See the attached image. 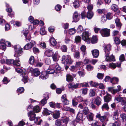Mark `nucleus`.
<instances>
[{
  "instance_id": "50",
  "label": "nucleus",
  "mask_w": 126,
  "mask_h": 126,
  "mask_svg": "<svg viewBox=\"0 0 126 126\" xmlns=\"http://www.w3.org/2000/svg\"><path fill=\"white\" fill-rule=\"evenodd\" d=\"M120 102L122 105H124L126 103V98L125 97H122Z\"/></svg>"
},
{
  "instance_id": "19",
  "label": "nucleus",
  "mask_w": 126,
  "mask_h": 126,
  "mask_svg": "<svg viewBox=\"0 0 126 126\" xmlns=\"http://www.w3.org/2000/svg\"><path fill=\"white\" fill-rule=\"evenodd\" d=\"M86 115L87 116V118L89 121H91L93 120L94 115L92 113L90 112Z\"/></svg>"
},
{
  "instance_id": "43",
  "label": "nucleus",
  "mask_w": 126,
  "mask_h": 126,
  "mask_svg": "<svg viewBox=\"0 0 126 126\" xmlns=\"http://www.w3.org/2000/svg\"><path fill=\"white\" fill-rule=\"evenodd\" d=\"M61 49L62 52H65L67 51V48L66 45H63L61 46Z\"/></svg>"
},
{
  "instance_id": "55",
  "label": "nucleus",
  "mask_w": 126,
  "mask_h": 126,
  "mask_svg": "<svg viewBox=\"0 0 126 126\" xmlns=\"http://www.w3.org/2000/svg\"><path fill=\"white\" fill-rule=\"evenodd\" d=\"M120 118L122 119L123 121H124L126 120V115L124 113H122L121 114Z\"/></svg>"
},
{
  "instance_id": "8",
  "label": "nucleus",
  "mask_w": 126,
  "mask_h": 126,
  "mask_svg": "<svg viewBox=\"0 0 126 126\" xmlns=\"http://www.w3.org/2000/svg\"><path fill=\"white\" fill-rule=\"evenodd\" d=\"M117 89H114L113 87H109L108 88V91L109 92H111L113 94L118 93L121 91V86L119 85L117 86Z\"/></svg>"
},
{
  "instance_id": "2",
  "label": "nucleus",
  "mask_w": 126,
  "mask_h": 126,
  "mask_svg": "<svg viewBox=\"0 0 126 126\" xmlns=\"http://www.w3.org/2000/svg\"><path fill=\"white\" fill-rule=\"evenodd\" d=\"M28 116L29 117V119L31 121L34 120L35 122L36 123L37 122L39 119V120L37 124L38 125H40L41 123L42 122V120L40 119V118L39 117L35 118L36 115L34 113L31 111L28 113Z\"/></svg>"
},
{
  "instance_id": "45",
  "label": "nucleus",
  "mask_w": 126,
  "mask_h": 126,
  "mask_svg": "<svg viewBox=\"0 0 126 126\" xmlns=\"http://www.w3.org/2000/svg\"><path fill=\"white\" fill-rule=\"evenodd\" d=\"M118 112H117L115 111L114 112L113 115V120H118L117 119L118 118Z\"/></svg>"
},
{
  "instance_id": "56",
  "label": "nucleus",
  "mask_w": 126,
  "mask_h": 126,
  "mask_svg": "<svg viewBox=\"0 0 126 126\" xmlns=\"http://www.w3.org/2000/svg\"><path fill=\"white\" fill-rule=\"evenodd\" d=\"M46 72H47V74H52L55 72V70L51 69H48Z\"/></svg>"
},
{
  "instance_id": "17",
  "label": "nucleus",
  "mask_w": 126,
  "mask_h": 126,
  "mask_svg": "<svg viewBox=\"0 0 126 126\" xmlns=\"http://www.w3.org/2000/svg\"><path fill=\"white\" fill-rule=\"evenodd\" d=\"M104 101L106 102H108L111 100V96L109 94L107 93V95L104 97Z\"/></svg>"
},
{
  "instance_id": "18",
  "label": "nucleus",
  "mask_w": 126,
  "mask_h": 126,
  "mask_svg": "<svg viewBox=\"0 0 126 126\" xmlns=\"http://www.w3.org/2000/svg\"><path fill=\"white\" fill-rule=\"evenodd\" d=\"M93 56L95 58L97 57L99 54V51L98 50L95 49L91 51Z\"/></svg>"
},
{
  "instance_id": "37",
  "label": "nucleus",
  "mask_w": 126,
  "mask_h": 126,
  "mask_svg": "<svg viewBox=\"0 0 126 126\" xmlns=\"http://www.w3.org/2000/svg\"><path fill=\"white\" fill-rule=\"evenodd\" d=\"M44 114L46 115H50L51 113V111L49 110L47 108H45L43 111Z\"/></svg>"
},
{
  "instance_id": "54",
  "label": "nucleus",
  "mask_w": 126,
  "mask_h": 126,
  "mask_svg": "<svg viewBox=\"0 0 126 126\" xmlns=\"http://www.w3.org/2000/svg\"><path fill=\"white\" fill-rule=\"evenodd\" d=\"M40 33L42 35H44L46 34V32L44 28H42L40 29Z\"/></svg>"
},
{
  "instance_id": "34",
  "label": "nucleus",
  "mask_w": 126,
  "mask_h": 126,
  "mask_svg": "<svg viewBox=\"0 0 126 126\" xmlns=\"http://www.w3.org/2000/svg\"><path fill=\"white\" fill-rule=\"evenodd\" d=\"M63 118V119H61L62 121L65 124V125H67L69 120V118L65 117Z\"/></svg>"
},
{
  "instance_id": "49",
  "label": "nucleus",
  "mask_w": 126,
  "mask_h": 126,
  "mask_svg": "<svg viewBox=\"0 0 126 126\" xmlns=\"http://www.w3.org/2000/svg\"><path fill=\"white\" fill-rule=\"evenodd\" d=\"M113 15L110 13H108L106 15V18L108 19H110L112 18Z\"/></svg>"
},
{
  "instance_id": "26",
  "label": "nucleus",
  "mask_w": 126,
  "mask_h": 126,
  "mask_svg": "<svg viewBox=\"0 0 126 126\" xmlns=\"http://www.w3.org/2000/svg\"><path fill=\"white\" fill-rule=\"evenodd\" d=\"M119 79L116 77H114L110 79V82L113 84L117 83Z\"/></svg>"
},
{
  "instance_id": "52",
  "label": "nucleus",
  "mask_w": 126,
  "mask_h": 126,
  "mask_svg": "<svg viewBox=\"0 0 126 126\" xmlns=\"http://www.w3.org/2000/svg\"><path fill=\"white\" fill-rule=\"evenodd\" d=\"M99 119L102 122H103L105 120L106 121L108 120V119L106 118L105 116H101Z\"/></svg>"
},
{
  "instance_id": "5",
  "label": "nucleus",
  "mask_w": 126,
  "mask_h": 126,
  "mask_svg": "<svg viewBox=\"0 0 126 126\" xmlns=\"http://www.w3.org/2000/svg\"><path fill=\"white\" fill-rule=\"evenodd\" d=\"M6 63L8 65L13 64L14 65L17 66H20V62L18 57L16 58V59L15 61L13 59L7 60Z\"/></svg>"
},
{
  "instance_id": "24",
  "label": "nucleus",
  "mask_w": 126,
  "mask_h": 126,
  "mask_svg": "<svg viewBox=\"0 0 126 126\" xmlns=\"http://www.w3.org/2000/svg\"><path fill=\"white\" fill-rule=\"evenodd\" d=\"M94 102L96 105L99 106L101 104V99L99 97H96L94 100Z\"/></svg>"
},
{
  "instance_id": "61",
  "label": "nucleus",
  "mask_w": 126,
  "mask_h": 126,
  "mask_svg": "<svg viewBox=\"0 0 126 126\" xmlns=\"http://www.w3.org/2000/svg\"><path fill=\"white\" fill-rule=\"evenodd\" d=\"M74 57L75 58L79 59L80 57L79 52H76L74 54Z\"/></svg>"
},
{
  "instance_id": "42",
  "label": "nucleus",
  "mask_w": 126,
  "mask_h": 126,
  "mask_svg": "<svg viewBox=\"0 0 126 126\" xmlns=\"http://www.w3.org/2000/svg\"><path fill=\"white\" fill-rule=\"evenodd\" d=\"M89 83L91 86L94 87H96L99 85V84L95 82H93V81H91L89 82Z\"/></svg>"
},
{
  "instance_id": "38",
  "label": "nucleus",
  "mask_w": 126,
  "mask_h": 126,
  "mask_svg": "<svg viewBox=\"0 0 126 126\" xmlns=\"http://www.w3.org/2000/svg\"><path fill=\"white\" fill-rule=\"evenodd\" d=\"M79 1L77 0H75L73 2V6L75 8H78L79 6Z\"/></svg>"
},
{
  "instance_id": "57",
  "label": "nucleus",
  "mask_w": 126,
  "mask_h": 126,
  "mask_svg": "<svg viewBox=\"0 0 126 126\" xmlns=\"http://www.w3.org/2000/svg\"><path fill=\"white\" fill-rule=\"evenodd\" d=\"M119 31L117 30H114L112 32V36H117L119 35Z\"/></svg>"
},
{
  "instance_id": "30",
  "label": "nucleus",
  "mask_w": 126,
  "mask_h": 126,
  "mask_svg": "<svg viewBox=\"0 0 126 126\" xmlns=\"http://www.w3.org/2000/svg\"><path fill=\"white\" fill-rule=\"evenodd\" d=\"M66 79L67 81H72L73 80V77L69 74H68L67 75Z\"/></svg>"
},
{
  "instance_id": "39",
  "label": "nucleus",
  "mask_w": 126,
  "mask_h": 126,
  "mask_svg": "<svg viewBox=\"0 0 126 126\" xmlns=\"http://www.w3.org/2000/svg\"><path fill=\"white\" fill-rule=\"evenodd\" d=\"M120 122L118 120H117V121H116L112 125V124H109V126H120Z\"/></svg>"
},
{
  "instance_id": "33",
  "label": "nucleus",
  "mask_w": 126,
  "mask_h": 126,
  "mask_svg": "<svg viewBox=\"0 0 126 126\" xmlns=\"http://www.w3.org/2000/svg\"><path fill=\"white\" fill-rule=\"evenodd\" d=\"M50 42V44L53 46H55L57 43L56 40L53 37L51 38Z\"/></svg>"
},
{
  "instance_id": "59",
  "label": "nucleus",
  "mask_w": 126,
  "mask_h": 126,
  "mask_svg": "<svg viewBox=\"0 0 126 126\" xmlns=\"http://www.w3.org/2000/svg\"><path fill=\"white\" fill-rule=\"evenodd\" d=\"M107 20V18L105 16H102L100 19V21L101 23H104Z\"/></svg>"
},
{
  "instance_id": "3",
  "label": "nucleus",
  "mask_w": 126,
  "mask_h": 126,
  "mask_svg": "<svg viewBox=\"0 0 126 126\" xmlns=\"http://www.w3.org/2000/svg\"><path fill=\"white\" fill-rule=\"evenodd\" d=\"M82 39L89 44L90 43V39L89 37V32L86 31H84L81 35Z\"/></svg>"
},
{
  "instance_id": "13",
  "label": "nucleus",
  "mask_w": 126,
  "mask_h": 126,
  "mask_svg": "<svg viewBox=\"0 0 126 126\" xmlns=\"http://www.w3.org/2000/svg\"><path fill=\"white\" fill-rule=\"evenodd\" d=\"M53 54V50L51 49L47 50L45 52V55L46 56L50 57Z\"/></svg>"
},
{
  "instance_id": "48",
  "label": "nucleus",
  "mask_w": 126,
  "mask_h": 126,
  "mask_svg": "<svg viewBox=\"0 0 126 126\" xmlns=\"http://www.w3.org/2000/svg\"><path fill=\"white\" fill-rule=\"evenodd\" d=\"M104 76V74L98 73L97 75V78L99 79H103Z\"/></svg>"
},
{
  "instance_id": "36",
  "label": "nucleus",
  "mask_w": 126,
  "mask_h": 126,
  "mask_svg": "<svg viewBox=\"0 0 126 126\" xmlns=\"http://www.w3.org/2000/svg\"><path fill=\"white\" fill-rule=\"evenodd\" d=\"M83 112L85 115H87V114L90 112L88 108L86 107H84L83 110Z\"/></svg>"
},
{
  "instance_id": "20",
  "label": "nucleus",
  "mask_w": 126,
  "mask_h": 126,
  "mask_svg": "<svg viewBox=\"0 0 126 126\" xmlns=\"http://www.w3.org/2000/svg\"><path fill=\"white\" fill-rule=\"evenodd\" d=\"M60 113L59 111H55L53 113V117L55 119L59 117Z\"/></svg>"
},
{
  "instance_id": "64",
  "label": "nucleus",
  "mask_w": 126,
  "mask_h": 126,
  "mask_svg": "<svg viewBox=\"0 0 126 126\" xmlns=\"http://www.w3.org/2000/svg\"><path fill=\"white\" fill-rule=\"evenodd\" d=\"M78 73L80 76L83 77L85 75L84 71L83 70L78 71Z\"/></svg>"
},
{
  "instance_id": "7",
  "label": "nucleus",
  "mask_w": 126,
  "mask_h": 126,
  "mask_svg": "<svg viewBox=\"0 0 126 126\" xmlns=\"http://www.w3.org/2000/svg\"><path fill=\"white\" fill-rule=\"evenodd\" d=\"M101 34L104 37L109 36L110 35V30L107 28L102 29L100 31Z\"/></svg>"
},
{
  "instance_id": "58",
  "label": "nucleus",
  "mask_w": 126,
  "mask_h": 126,
  "mask_svg": "<svg viewBox=\"0 0 126 126\" xmlns=\"http://www.w3.org/2000/svg\"><path fill=\"white\" fill-rule=\"evenodd\" d=\"M80 83V84L79 85H82V87H89V86L87 83L84 82Z\"/></svg>"
},
{
  "instance_id": "14",
  "label": "nucleus",
  "mask_w": 126,
  "mask_h": 126,
  "mask_svg": "<svg viewBox=\"0 0 126 126\" xmlns=\"http://www.w3.org/2000/svg\"><path fill=\"white\" fill-rule=\"evenodd\" d=\"M48 77V75L46 72L44 71L42 72L41 75L39 77V78L40 79H47Z\"/></svg>"
},
{
  "instance_id": "53",
  "label": "nucleus",
  "mask_w": 126,
  "mask_h": 126,
  "mask_svg": "<svg viewBox=\"0 0 126 126\" xmlns=\"http://www.w3.org/2000/svg\"><path fill=\"white\" fill-rule=\"evenodd\" d=\"M114 40L116 44L118 45L120 43V41L119 38L117 37H115Z\"/></svg>"
},
{
  "instance_id": "29",
  "label": "nucleus",
  "mask_w": 126,
  "mask_h": 126,
  "mask_svg": "<svg viewBox=\"0 0 126 126\" xmlns=\"http://www.w3.org/2000/svg\"><path fill=\"white\" fill-rule=\"evenodd\" d=\"M94 14L91 11H88L87 13L86 17L89 19H91L93 17Z\"/></svg>"
},
{
  "instance_id": "41",
  "label": "nucleus",
  "mask_w": 126,
  "mask_h": 126,
  "mask_svg": "<svg viewBox=\"0 0 126 126\" xmlns=\"http://www.w3.org/2000/svg\"><path fill=\"white\" fill-rule=\"evenodd\" d=\"M58 52L56 51L54 55L52 56L53 60L54 61H58Z\"/></svg>"
},
{
  "instance_id": "16",
  "label": "nucleus",
  "mask_w": 126,
  "mask_h": 126,
  "mask_svg": "<svg viewBox=\"0 0 126 126\" xmlns=\"http://www.w3.org/2000/svg\"><path fill=\"white\" fill-rule=\"evenodd\" d=\"M40 74L39 70L37 68H35L33 69L32 72V75L35 77L38 76Z\"/></svg>"
},
{
  "instance_id": "21",
  "label": "nucleus",
  "mask_w": 126,
  "mask_h": 126,
  "mask_svg": "<svg viewBox=\"0 0 126 126\" xmlns=\"http://www.w3.org/2000/svg\"><path fill=\"white\" fill-rule=\"evenodd\" d=\"M64 110L65 111H69L73 113H74L75 112V110L74 109L68 107L66 106L64 107Z\"/></svg>"
},
{
  "instance_id": "28",
  "label": "nucleus",
  "mask_w": 126,
  "mask_h": 126,
  "mask_svg": "<svg viewBox=\"0 0 126 126\" xmlns=\"http://www.w3.org/2000/svg\"><path fill=\"white\" fill-rule=\"evenodd\" d=\"M33 110L34 112L36 113L39 112L41 110L39 106L38 105H36L34 106L33 108Z\"/></svg>"
},
{
  "instance_id": "32",
  "label": "nucleus",
  "mask_w": 126,
  "mask_h": 126,
  "mask_svg": "<svg viewBox=\"0 0 126 126\" xmlns=\"http://www.w3.org/2000/svg\"><path fill=\"white\" fill-rule=\"evenodd\" d=\"M115 22L116 26L120 28L121 27V24L120 20L118 18L116 19L115 20Z\"/></svg>"
},
{
  "instance_id": "25",
  "label": "nucleus",
  "mask_w": 126,
  "mask_h": 126,
  "mask_svg": "<svg viewBox=\"0 0 126 126\" xmlns=\"http://www.w3.org/2000/svg\"><path fill=\"white\" fill-rule=\"evenodd\" d=\"M80 49L82 52V54L84 56H85L87 54L86 52V47L84 45H82L80 48Z\"/></svg>"
},
{
  "instance_id": "1",
  "label": "nucleus",
  "mask_w": 126,
  "mask_h": 126,
  "mask_svg": "<svg viewBox=\"0 0 126 126\" xmlns=\"http://www.w3.org/2000/svg\"><path fill=\"white\" fill-rule=\"evenodd\" d=\"M111 46L110 45H108L106 46L104 48L105 52V55L106 57L105 60L108 62L113 61L115 60L114 57L113 55L109 56L110 51L111 49Z\"/></svg>"
},
{
  "instance_id": "51",
  "label": "nucleus",
  "mask_w": 126,
  "mask_h": 126,
  "mask_svg": "<svg viewBox=\"0 0 126 126\" xmlns=\"http://www.w3.org/2000/svg\"><path fill=\"white\" fill-rule=\"evenodd\" d=\"M34 62V57L33 56H32L30 57L29 61V63L31 64H33Z\"/></svg>"
},
{
  "instance_id": "9",
  "label": "nucleus",
  "mask_w": 126,
  "mask_h": 126,
  "mask_svg": "<svg viewBox=\"0 0 126 126\" xmlns=\"http://www.w3.org/2000/svg\"><path fill=\"white\" fill-rule=\"evenodd\" d=\"M35 43L33 41H32L31 42L27 44L24 47V48L26 49H29L32 48L34 46Z\"/></svg>"
},
{
  "instance_id": "46",
  "label": "nucleus",
  "mask_w": 126,
  "mask_h": 126,
  "mask_svg": "<svg viewBox=\"0 0 126 126\" xmlns=\"http://www.w3.org/2000/svg\"><path fill=\"white\" fill-rule=\"evenodd\" d=\"M54 66V69L56 71H59L61 69V67L57 63L55 64Z\"/></svg>"
},
{
  "instance_id": "35",
  "label": "nucleus",
  "mask_w": 126,
  "mask_h": 126,
  "mask_svg": "<svg viewBox=\"0 0 126 126\" xmlns=\"http://www.w3.org/2000/svg\"><path fill=\"white\" fill-rule=\"evenodd\" d=\"M76 31V30L74 28H72L68 30V32L70 35H72L74 34Z\"/></svg>"
},
{
  "instance_id": "22",
  "label": "nucleus",
  "mask_w": 126,
  "mask_h": 126,
  "mask_svg": "<svg viewBox=\"0 0 126 126\" xmlns=\"http://www.w3.org/2000/svg\"><path fill=\"white\" fill-rule=\"evenodd\" d=\"M24 34L26 38V41L28 42L30 41L31 39V36L29 35H28V32L27 31L25 32H24Z\"/></svg>"
},
{
  "instance_id": "4",
  "label": "nucleus",
  "mask_w": 126,
  "mask_h": 126,
  "mask_svg": "<svg viewBox=\"0 0 126 126\" xmlns=\"http://www.w3.org/2000/svg\"><path fill=\"white\" fill-rule=\"evenodd\" d=\"M62 63L64 64L72 63L73 61L71 60V57L69 55L63 56L62 57L61 60Z\"/></svg>"
},
{
  "instance_id": "60",
  "label": "nucleus",
  "mask_w": 126,
  "mask_h": 126,
  "mask_svg": "<svg viewBox=\"0 0 126 126\" xmlns=\"http://www.w3.org/2000/svg\"><path fill=\"white\" fill-rule=\"evenodd\" d=\"M122 97L120 95L116 96L115 98V101H116L118 102H120Z\"/></svg>"
},
{
  "instance_id": "12",
  "label": "nucleus",
  "mask_w": 126,
  "mask_h": 126,
  "mask_svg": "<svg viewBox=\"0 0 126 126\" xmlns=\"http://www.w3.org/2000/svg\"><path fill=\"white\" fill-rule=\"evenodd\" d=\"M120 66L121 63H120L118 64V63H117L116 64L113 63H111L109 64V67L110 68L114 69H115L116 66L118 67H120Z\"/></svg>"
},
{
  "instance_id": "11",
  "label": "nucleus",
  "mask_w": 126,
  "mask_h": 126,
  "mask_svg": "<svg viewBox=\"0 0 126 126\" xmlns=\"http://www.w3.org/2000/svg\"><path fill=\"white\" fill-rule=\"evenodd\" d=\"M80 84V83H70L68 84V86L69 88L71 89H77L79 88V85Z\"/></svg>"
},
{
  "instance_id": "15",
  "label": "nucleus",
  "mask_w": 126,
  "mask_h": 126,
  "mask_svg": "<svg viewBox=\"0 0 126 126\" xmlns=\"http://www.w3.org/2000/svg\"><path fill=\"white\" fill-rule=\"evenodd\" d=\"M80 15H79L77 12L74 13L73 15V20L75 22H77L79 20L80 17Z\"/></svg>"
},
{
  "instance_id": "31",
  "label": "nucleus",
  "mask_w": 126,
  "mask_h": 126,
  "mask_svg": "<svg viewBox=\"0 0 126 126\" xmlns=\"http://www.w3.org/2000/svg\"><path fill=\"white\" fill-rule=\"evenodd\" d=\"M62 120L59 119L55 121V124L56 126H60L62 125Z\"/></svg>"
},
{
  "instance_id": "40",
  "label": "nucleus",
  "mask_w": 126,
  "mask_h": 126,
  "mask_svg": "<svg viewBox=\"0 0 126 126\" xmlns=\"http://www.w3.org/2000/svg\"><path fill=\"white\" fill-rule=\"evenodd\" d=\"M109 108L108 104L107 103L103 104L101 107V109L102 110L106 109V110H108Z\"/></svg>"
},
{
  "instance_id": "63",
  "label": "nucleus",
  "mask_w": 126,
  "mask_h": 126,
  "mask_svg": "<svg viewBox=\"0 0 126 126\" xmlns=\"http://www.w3.org/2000/svg\"><path fill=\"white\" fill-rule=\"evenodd\" d=\"M81 40V37L79 36H76L75 38V41L77 42H80Z\"/></svg>"
},
{
  "instance_id": "44",
  "label": "nucleus",
  "mask_w": 126,
  "mask_h": 126,
  "mask_svg": "<svg viewBox=\"0 0 126 126\" xmlns=\"http://www.w3.org/2000/svg\"><path fill=\"white\" fill-rule=\"evenodd\" d=\"M95 93L94 90L93 89H91L90 90L89 95L90 96H93L95 95Z\"/></svg>"
},
{
  "instance_id": "23",
  "label": "nucleus",
  "mask_w": 126,
  "mask_h": 126,
  "mask_svg": "<svg viewBox=\"0 0 126 126\" xmlns=\"http://www.w3.org/2000/svg\"><path fill=\"white\" fill-rule=\"evenodd\" d=\"M83 116V114L82 113L79 112H78L76 119V121L77 122L80 121L82 119Z\"/></svg>"
},
{
  "instance_id": "10",
  "label": "nucleus",
  "mask_w": 126,
  "mask_h": 126,
  "mask_svg": "<svg viewBox=\"0 0 126 126\" xmlns=\"http://www.w3.org/2000/svg\"><path fill=\"white\" fill-rule=\"evenodd\" d=\"M77 100L79 102L83 103L84 106H86L88 104V101L87 99H83L80 96H79L77 98Z\"/></svg>"
},
{
  "instance_id": "27",
  "label": "nucleus",
  "mask_w": 126,
  "mask_h": 126,
  "mask_svg": "<svg viewBox=\"0 0 126 126\" xmlns=\"http://www.w3.org/2000/svg\"><path fill=\"white\" fill-rule=\"evenodd\" d=\"M98 40V39L97 37L96 36H93L90 42L93 44H95L97 43Z\"/></svg>"
},
{
  "instance_id": "6",
  "label": "nucleus",
  "mask_w": 126,
  "mask_h": 126,
  "mask_svg": "<svg viewBox=\"0 0 126 126\" xmlns=\"http://www.w3.org/2000/svg\"><path fill=\"white\" fill-rule=\"evenodd\" d=\"M14 48L15 52L14 56L16 57V55L18 56H20L22 52L23 49L21 48L19 45L15 46Z\"/></svg>"
},
{
  "instance_id": "47",
  "label": "nucleus",
  "mask_w": 126,
  "mask_h": 126,
  "mask_svg": "<svg viewBox=\"0 0 126 126\" xmlns=\"http://www.w3.org/2000/svg\"><path fill=\"white\" fill-rule=\"evenodd\" d=\"M111 9L114 11H116L118 9V7L115 4H113L111 7Z\"/></svg>"
},
{
  "instance_id": "62",
  "label": "nucleus",
  "mask_w": 126,
  "mask_h": 126,
  "mask_svg": "<svg viewBox=\"0 0 126 126\" xmlns=\"http://www.w3.org/2000/svg\"><path fill=\"white\" fill-rule=\"evenodd\" d=\"M40 46L44 49L46 47V44L44 42H40Z\"/></svg>"
}]
</instances>
